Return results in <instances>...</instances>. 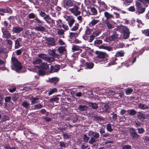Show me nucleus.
Listing matches in <instances>:
<instances>
[{
  "instance_id": "27",
  "label": "nucleus",
  "mask_w": 149,
  "mask_h": 149,
  "mask_svg": "<svg viewBox=\"0 0 149 149\" xmlns=\"http://www.w3.org/2000/svg\"><path fill=\"white\" fill-rule=\"evenodd\" d=\"M97 2L99 4L100 7L102 8H104L106 7V5L104 2L101 1V0H98Z\"/></svg>"
},
{
  "instance_id": "28",
  "label": "nucleus",
  "mask_w": 149,
  "mask_h": 149,
  "mask_svg": "<svg viewBox=\"0 0 149 149\" xmlns=\"http://www.w3.org/2000/svg\"><path fill=\"white\" fill-rule=\"evenodd\" d=\"M108 107V105H104L103 107L100 108V111L101 112H103L107 111Z\"/></svg>"
},
{
  "instance_id": "8",
  "label": "nucleus",
  "mask_w": 149,
  "mask_h": 149,
  "mask_svg": "<svg viewBox=\"0 0 149 149\" xmlns=\"http://www.w3.org/2000/svg\"><path fill=\"white\" fill-rule=\"evenodd\" d=\"M100 93V94H105L107 96H108L114 95L115 92L110 89H107L106 91H105L104 90H103Z\"/></svg>"
},
{
  "instance_id": "1",
  "label": "nucleus",
  "mask_w": 149,
  "mask_h": 149,
  "mask_svg": "<svg viewBox=\"0 0 149 149\" xmlns=\"http://www.w3.org/2000/svg\"><path fill=\"white\" fill-rule=\"evenodd\" d=\"M11 60L13 64V65L11 66L12 69L17 72L22 69V66L21 64L16 58L13 56L11 58Z\"/></svg>"
},
{
  "instance_id": "36",
  "label": "nucleus",
  "mask_w": 149,
  "mask_h": 149,
  "mask_svg": "<svg viewBox=\"0 0 149 149\" xmlns=\"http://www.w3.org/2000/svg\"><path fill=\"white\" fill-rule=\"evenodd\" d=\"M116 60L115 57L112 58L110 60V62L108 63V65H111L115 64V61Z\"/></svg>"
},
{
  "instance_id": "58",
  "label": "nucleus",
  "mask_w": 149,
  "mask_h": 149,
  "mask_svg": "<svg viewBox=\"0 0 149 149\" xmlns=\"http://www.w3.org/2000/svg\"><path fill=\"white\" fill-rule=\"evenodd\" d=\"M96 138L93 137H92L91 138L90 140H89V143L91 144H92L96 141Z\"/></svg>"
},
{
  "instance_id": "32",
  "label": "nucleus",
  "mask_w": 149,
  "mask_h": 149,
  "mask_svg": "<svg viewBox=\"0 0 149 149\" xmlns=\"http://www.w3.org/2000/svg\"><path fill=\"white\" fill-rule=\"evenodd\" d=\"M49 53L50 55L52 56L53 57L55 58H58V56L56 54L54 50H52L49 52Z\"/></svg>"
},
{
  "instance_id": "24",
  "label": "nucleus",
  "mask_w": 149,
  "mask_h": 149,
  "mask_svg": "<svg viewBox=\"0 0 149 149\" xmlns=\"http://www.w3.org/2000/svg\"><path fill=\"white\" fill-rule=\"evenodd\" d=\"M78 34L75 32H70L69 33V37L70 38H72L73 37H77L78 36Z\"/></svg>"
},
{
  "instance_id": "17",
  "label": "nucleus",
  "mask_w": 149,
  "mask_h": 149,
  "mask_svg": "<svg viewBox=\"0 0 149 149\" xmlns=\"http://www.w3.org/2000/svg\"><path fill=\"white\" fill-rule=\"evenodd\" d=\"M21 41V39L20 38H19L16 40L15 41V49H18L20 47V44L19 43V41Z\"/></svg>"
},
{
  "instance_id": "4",
  "label": "nucleus",
  "mask_w": 149,
  "mask_h": 149,
  "mask_svg": "<svg viewBox=\"0 0 149 149\" xmlns=\"http://www.w3.org/2000/svg\"><path fill=\"white\" fill-rule=\"evenodd\" d=\"M97 55V57L101 59L102 61H105L107 60L106 57L107 56L106 54L104 52L96 51L95 52Z\"/></svg>"
},
{
  "instance_id": "34",
  "label": "nucleus",
  "mask_w": 149,
  "mask_h": 149,
  "mask_svg": "<svg viewBox=\"0 0 149 149\" xmlns=\"http://www.w3.org/2000/svg\"><path fill=\"white\" fill-rule=\"evenodd\" d=\"M99 22V20L93 19L90 23L89 25L92 26H93L97 24Z\"/></svg>"
},
{
  "instance_id": "41",
  "label": "nucleus",
  "mask_w": 149,
  "mask_h": 149,
  "mask_svg": "<svg viewBox=\"0 0 149 149\" xmlns=\"http://www.w3.org/2000/svg\"><path fill=\"white\" fill-rule=\"evenodd\" d=\"M124 52L122 51H120L117 52L116 54L117 56H119L120 57L123 56L124 55Z\"/></svg>"
},
{
  "instance_id": "2",
  "label": "nucleus",
  "mask_w": 149,
  "mask_h": 149,
  "mask_svg": "<svg viewBox=\"0 0 149 149\" xmlns=\"http://www.w3.org/2000/svg\"><path fill=\"white\" fill-rule=\"evenodd\" d=\"M117 29L121 32L123 31V38L124 39H127L129 37L130 32L129 29L127 26L120 25L117 27Z\"/></svg>"
},
{
  "instance_id": "21",
  "label": "nucleus",
  "mask_w": 149,
  "mask_h": 149,
  "mask_svg": "<svg viewBox=\"0 0 149 149\" xmlns=\"http://www.w3.org/2000/svg\"><path fill=\"white\" fill-rule=\"evenodd\" d=\"M130 132L132 136L133 137H138V135L135 132L134 129H132L130 130Z\"/></svg>"
},
{
  "instance_id": "61",
  "label": "nucleus",
  "mask_w": 149,
  "mask_h": 149,
  "mask_svg": "<svg viewBox=\"0 0 149 149\" xmlns=\"http://www.w3.org/2000/svg\"><path fill=\"white\" fill-rule=\"evenodd\" d=\"M29 18L30 19H34L36 15L33 13H31L29 14Z\"/></svg>"
},
{
  "instance_id": "16",
  "label": "nucleus",
  "mask_w": 149,
  "mask_h": 149,
  "mask_svg": "<svg viewBox=\"0 0 149 149\" xmlns=\"http://www.w3.org/2000/svg\"><path fill=\"white\" fill-rule=\"evenodd\" d=\"M72 50L73 52L78 51V52L80 53L81 52V50L79 46L74 45L72 48Z\"/></svg>"
},
{
  "instance_id": "9",
  "label": "nucleus",
  "mask_w": 149,
  "mask_h": 149,
  "mask_svg": "<svg viewBox=\"0 0 149 149\" xmlns=\"http://www.w3.org/2000/svg\"><path fill=\"white\" fill-rule=\"evenodd\" d=\"M46 43L47 45L50 46L54 45L55 44L54 39L52 38H47Z\"/></svg>"
},
{
  "instance_id": "33",
  "label": "nucleus",
  "mask_w": 149,
  "mask_h": 149,
  "mask_svg": "<svg viewBox=\"0 0 149 149\" xmlns=\"http://www.w3.org/2000/svg\"><path fill=\"white\" fill-rule=\"evenodd\" d=\"M38 74L41 76H43L46 74L45 72V70L41 69L39 70Z\"/></svg>"
},
{
  "instance_id": "59",
  "label": "nucleus",
  "mask_w": 149,
  "mask_h": 149,
  "mask_svg": "<svg viewBox=\"0 0 149 149\" xmlns=\"http://www.w3.org/2000/svg\"><path fill=\"white\" fill-rule=\"evenodd\" d=\"M35 22L36 23L38 24V25H40V24L42 23V22L38 18L36 17L35 19Z\"/></svg>"
},
{
  "instance_id": "40",
  "label": "nucleus",
  "mask_w": 149,
  "mask_h": 149,
  "mask_svg": "<svg viewBox=\"0 0 149 149\" xmlns=\"http://www.w3.org/2000/svg\"><path fill=\"white\" fill-rule=\"evenodd\" d=\"M22 106L26 108H28L29 106V104L27 101H24L22 103Z\"/></svg>"
},
{
  "instance_id": "20",
  "label": "nucleus",
  "mask_w": 149,
  "mask_h": 149,
  "mask_svg": "<svg viewBox=\"0 0 149 149\" xmlns=\"http://www.w3.org/2000/svg\"><path fill=\"white\" fill-rule=\"evenodd\" d=\"M40 67L41 69L45 70H47L49 68L47 63H42L40 65Z\"/></svg>"
},
{
  "instance_id": "13",
  "label": "nucleus",
  "mask_w": 149,
  "mask_h": 149,
  "mask_svg": "<svg viewBox=\"0 0 149 149\" xmlns=\"http://www.w3.org/2000/svg\"><path fill=\"white\" fill-rule=\"evenodd\" d=\"M99 48L100 49H104L107 50L109 51H111L113 50V48L110 46H104L103 45L99 46Z\"/></svg>"
},
{
  "instance_id": "14",
  "label": "nucleus",
  "mask_w": 149,
  "mask_h": 149,
  "mask_svg": "<svg viewBox=\"0 0 149 149\" xmlns=\"http://www.w3.org/2000/svg\"><path fill=\"white\" fill-rule=\"evenodd\" d=\"M59 66L58 65H56L55 66H52L51 67V72H57L59 69Z\"/></svg>"
},
{
  "instance_id": "42",
  "label": "nucleus",
  "mask_w": 149,
  "mask_h": 149,
  "mask_svg": "<svg viewBox=\"0 0 149 149\" xmlns=\"http://www.w3.org/2000/svg\"><path fill=\"white\" fill-rule=\"evenodd\" d=\"M106 24L108 28L109 29H111L114 28V26L111 24L109 22H107Z\"/></svg>"
},
{
  "instance_id": "30",
  "label": "nucleus",
  "mask_w": 149,
  "mask_h": 149,
  "mask_svg": "<svg viewBox=\"0 0 149 149\" xmlns=\"http://www.w3.org/2000/svg\"><path fill=\"white\" fill-rule=\"evenodd\" d=\"M35 30H37L40 31H44L45 29L44 27L42 26H36L35 28Z\"/></svg>"
},
{
  "instance_id": "62",
  "label": "nucleus",
  "mask_w": 149,
  "mask_h": 149,
  "mask_svg": "<svg viewBox=\"0 0 149 149\" xmlns=\"http://www.w3.org/2000/svg\"><path fill=\"white\" fill-rule=\"evenodd\" d=\"M91 10V12L93 13V14H95L97 13V11L95 8L93 7L92 8Z\"/></svg>"
},
{
  "instance_id": "3",
  "label": "nucleus",
  "mask_w": 149,
  "mask_h": 149,
  "mask_svg": "<svg viewBox=\"0 0 149 149\" xmlns=\"http://www.w3.org/2000/svg\"><path fill=\"white\" fill-rule=\"evenodd\" d=\"M68 11L76 16L80 15L81 13V12L79 10V8L77 6H74L73 7L69 8Z\"/></svg>"
},
{
  "instance_id": "23",
  "label": "nucleus",
  "mask_w": 149,
  "mask_h": 149,
  "mask_svg": "<svg viewBox=\"0 0 149 149\" xmlns=\"http://www.w3.org/2000/svg\"><path fill=\"white\" fill-rule=\"evenodd\" d=\"M59 81V79L57 77L52 78L50 79V81L51 83H53L56 84L57 82Z\"/></svg>"
},
{
  "instance_id": "39",
  "label": "nucleus",
  "mask_w": 149,
  "mask_h": 149,
  "mask_svg": "<svg viewBox=\"0 0 149 149\" xmlns=\"http://www.w3.org/2000/svg\"><path fill=\"white\" fill-rule=\"evenodd\" d=\"M79 24L78 23H76L73 27L71 28V30L72 31H75L78 29Z\"/></svg>"
},
{
  "instance_id": "35",
  "label": "nucleus",
  "mask_w": 149,
  "mask_h": 149,
  "mask_svg": "<svg viewBox=\"0 0 149 149\" xmlns=\"http://www.w3.org/2000/svg\"><path fill=\"white\" fill-rule=\"evenodd\" d=\"M133 91V89L131 88H128L125 89V92L126 95H130Z\"/></svg>"
},
{
  "instance_id": "18",
  "label": "nucleus",
  "mask_w": 149,
  "mask_h": 149,
  "mask_svg": "<svg viewBox=\"0 0 149 149\" xmlns=\"http://www.w3.org/2000/svg\"><path fill=\"white\" fill-rule=\"evenodd\" d=\"M138 107L142 110L148 109L149 108L148 106L141 103L139 104L138 106Z\"/></svg>"
},
{
  "instance_id": "49",
  "label": "nucleus",
  "mask_w": 149,
  "mask_h": 149,
  "mask_svg": "<svg viewBox=\"0 0 149 149\" xmlns=\"http://www.w3.org/2000/svg\"><path fill=\"white\" fill-rule=\"evenodd\" d=\"M41 62V60L39 58L36 59L33 62V64L34 65L40 64Z\"/></svg>"
},
{
  "instance_id": "6",
  "label": "nucleus",
  "mask_w": 149,
  "mask_h": 149,
  "mask_svg": "<svg viewBox=\"0 0 149 149\" xmlns=\"http://www.w3.org/2000/svg\"><path fill=\"white\" fill-rule=\"evenodd\" d=\"M63 4L64 7L66 8L73 5V3L71 0H63Z\"/></svg>"
},
{
  "instance_id": "43",
  "label": "nucleus",
  "mask_w": 149,
  "mask_h": 149,
  "mask_svg": "<svg viewBox=\"0 0 149 149\" xmlns=\"http://www.w3.org/2000/svg\"><path fill=\"white\" fill-rule=\"evenodd\" d=\"M118 35L116 34H114L111 35L109 38V39L110 40H113L117 38L118 37Z\"/></svg>"
},
{
  "instance_id": "46",
  "label": "nucleus",
  "mask_w": 149,
  "mask_h": 149,
  "mask_svg": "<svg viewBox=\"0 0 149 149\" xmlns=\"http://www.w3.org/2000/svg\"><path fill=\"white\" fill-rule=\"evenodd\" d=\"M102 40H96L94 41V43L95 45L97 46V45H100L102 44Z\"/></svg>"
},
{
  "instance_id": "12",
  "label": "nucleus",
  "mask_w": 149,
  "mask_h": 149,
  "mask_svg": "<svg viewBox=\"0 0 149 149\" xmlns=\"http://www.w3.org/2000/svg\"><path fill=\"white\" fill-rule=\"evenodd\" d=\"M23 30V28L18 26L13 27V31L15 33H18L22 31Z\"/></svg>"
},
{
  "instance_id": "10",
  "label": "nucleus",
  "mask_w": 149,
  "mask_h": 149,
  "mask_svg": "<svg viewBox=\"0 0 149 149\" xmlns=\"http://www.w3.org/2000/svg\"><path fill=\"white\" fill-rule=\"evenodd\" d=\"M87 134L89 136H93V137L96 139L98 138L99 136L98 133L96 132H93L92 131H89Z\"/></svg>"
},
{
  "instance_id": "22",
  "label": "nucleus",
  "mask_w": 149,
  "mask_h": 149,
  "mask_svg": "<svg viewBox=\"0 0 149 149\" xmlns=\"http://www.w3.org/2000/svg\"><path fill=\"white\" fill-rule=\"evenodd\" d=\"M88 107L84 105H80L78 108V109L81 111H86Z\"/></svg>"
},
{
  "instance_id": "5",
  "label": "nucleus",
  "mask_w": 149,
  "mask_h": 149,
  "mask_svg": "<svg viewBox=\"0 0 149 149\" xmlns=\"http://www.w3.org/2000/svg\"><path fill=\"white\" fill-rule=\"evenodd\" d=\"M65 20L68 22V25L70 27H71L75 22L73 17L72 16L65 15L64 16Z\"/></svg>"
},
{
  "instance_id": "57",
  "label": "nucleus",
  "mask_w": 149,
  "mask_h": 149,
  "mask_svg": "<svg viewBox=\"0 0 149 149\" xmlns=\"http://www.w3.org/2000/svg\"><path fill=\"white\" fill-rule=\"evenodd\" d=\"M54 60V59L53 57H47V59L46 61L49 62H51L53 61Z\"/></svg>"
},
{
  "instance_id": "45",
  "label": "nucleus",
  "mask_w": 149,
  "mask_h": 149,
  "mask_svg": "<svg viewBox=\"0 0 149 149\" xmlns=\"http://www.w3.org/2000/svg\"><path fill=\"white\" fill-rule=\"evenodd\" d=\"M128 112L131 115H134L136 113V111L134 109L128 110Z\"/></svg>"
},
{
  "instance_id": "55",
  "label": "nucleus",
  "mask_w": 149,
  "mask_h": 149,
  "mask_svg": "<svg viewBox=\"0 0 149 149\" xmlns=\"http://www.w3.org/2000/svg\"><path fill=\"white\" fill-rule=\"evenodd\" d=\"M64 31L62 29H58L57 33L59 35H62L64 33Z\"/></svg>"
},
{
  "instance_id": "29",
  "label": "nucleus",
  "mask_w": 149,
  "mask_h": 149,
  "mask_svg": "<svg viewBox=\"0 0 149 149\" xmlns=\"http://www.w3.org/2000/svg\"><path fill=\"white\" fill-rule=\"evenodd\" d=\"M104 15L107 19H109L113 17V16L110 14L108 12H105L104 13Z\"/></svg>"
},
{
  "instance_id": "7",
  "label": "nucleus",
  "mask_w": 149,
  "mask_h": 149,
  "mask_svg": "<svg viewBox=\"0 0 149 149\" xmlns=\"http://www.w3.org/2000/svg\"><path fill=\"white\" fill-rule=\"evenodd\" d=\"M1 31L3 33V37L5 38H9L10 37L11 34L9 31L6 30L4 28H2Z\"/></svg>"
},
{
  "instance_id": "19",
  "label": "nucleus",
  "mask_w": 149,
  "mask_h": 149,
  "mask_svg": "<svg viewBox=\"0 0 149 149\" xmlns=\"http://www.w3.org/2000/svg\"><path fill=\"white\" fill-rule=\"evenodd\" d=\"M39 98L37 97H32L30 99V100L32 104H34L37 103L38 101Z\"/></svg>"
},
{
  "instance_id": "38",
  "label": "nucleus",
  "mask_w": 149,
  "mask_h": 149,
  "mask_svg": "<svg viewBox=\"0 0 149 149\" xmlns=\"http://www.w3.org/2000/svg\"><path fill=\"white\" fill-rule=\"evenodd\" d=\"M65 47H60L58 49V51L60 54H62L65 51Z\"/></svg>"
},
{
  "instance_id": "37",
  "label": "nucleus",
  "mask_w": 149,
  "mask_h": 149,
  "mask_svg": "<svg viewBox=\"0 0 149 149\" xmlns=\"http://www.w3.org/2000/svg\"><path fill=\"white\" fill-rule=\"evenodd\" d=\"M136 10L142 8V6L141 3L139 1H136Z\"/></svg>"
},
{
  "instance_id": "48",
  "label": "nucleus",
  "mask_w": 149,
  "mask_h": 149,
  "mask_svg": "<svg viewBox=\"0 0 149 149\" xmlns=\"http://www.w3.org/2000/svg\"><path fill=\"white\" fill-rule=\"evenodd\" d=\"M101 32V30H99L98 31H96L93 32V35L95 37H96Z\"/></svg>"
},
{
  "instance_id": "54",
  "label": "nucleus",
  "mask_w": 149,
  "mask_h": 149,
  "mask_svg": "<svg viewBox=\"0 0 149 149\" xmlns=\"http://www.w3.org/2000/svg\"><path fill=\"white\" fill-rule=\"evenodd\" d=\"M83 139L84 141L86 142H87L89 139V138L88 137L86 134H84L83 137Z\"/></svg>"
},
{
  "instance_id": "63",
  "label": "nucleus",
  "mask_w": 149,
  "mask_h": 149,
  "mask_svg": "<svg viewBox=\"0 0 149 149\" xmlns=\"http://www.w3.org/2000/svg\"><path fill=\"white\" fill-rule=\"evenodd\" d=\"M9 118L6 116H3L1 120V122H3L4 121H5L6 120H8Z\"/></svg>"
},
{
  "instance_id": "64",
  "label": "nucleus",
  "mask_w": 149,
  "mask_h": 149,
  "mask_svg": "<svg viewBox=\"0 0 149 149\" xmlns=\"http://www.w3.org/2000/svg\"><path fill=\"white\" fill-rule=\"evenodd\" d=\"M131 146L129 145L124 146L123 148V149H131Z\"/></svg>"
},
{
  "instance_id": "47",
  "label": "nucleus",
  "mask_w": 149,
  "mask_h": 149,
  "mask_svg": "<svg viewBox=\"0 0 149 149\" xmlns=\"http://www.w3.org/2000/svg\"><path fill=\"white\" fill-rule=\"evenodd\" d=\"M145 9L143 8H140L136 10L137 11L139 14L142 13H143L145 11Z\"/></svg>"
},
{
  "instance_id": "53",
  "label": "nucleus",
  "mask_w": 149,
  "mask_h": 149,
  "mask_svg": "<svg viewBox=\"0 0 149 149\" xmlns=\"http://www.w3.org/2000/svg\"><path fill=\"white\" fill-rule=\"evenodd\" d=\"M51 18L49 17V15H46L44 17L43 19L45 20L47 23H48V20H50Z\"/></svg>"
},
{
  "instance_id": "60",
  "label": "nucleus",
  "mask_w": 149,
  "mask_h": 149,
  "mask_svg": "<svg viewBox=\"0 0 149 149\" xmlns=\"http://www.w3.org/2000/svg\"><path fill=\"white\" fill-rule=\"evenodd\" d=\"M59 100V98L57 97H55L51 98L50 100V102H53L55 101H58Z\"/></svg>"
},
{
  "instance_id": "56",
  "label": "nucleus",
  "mask_w": 149,
  "mask_h": 149,
  "mask_svg": "<svg viewBox=\"0 0 149 149\" xmlns=\"http://www.w3.org/2000/svg\"><path fill=\"white\" fill-rule=\"evenodd\" d=\"M59 145L61 147L65 148L66 147V143L63 142H59Z\"/></svg>"
},
{
  "instance_id": "25",
  "label": "nucleus",
  "mask_w": 149,
  "mask_h": 149,
  "mask_svg": "<svg viewBox=\"0 0 149 149\" xmlns=\"http://www.w3.org/2000/svg\"><path fill=\"white\" fill-rule=\"evenodd\" d=\"M138 118L141 120L143 121L145 119V114L141 113H139L138 115Z\"/></svg>"
},
{
  "instance_id": "15",
  "label": "nucleus",
  "mask_w": 149,
  "mask_h": 149,
  "mask_svg": "<svg viewBox=\"0 0 149 149\" xmlns=\"http://www.w3.org/2000/svg\"><path fill=\"white\" fill-rule=\"evenodd\" d=\"M94 65V63L92 62H88L85 63V67L87 69H92L93 68Z\"/></svg>"
},
{
  "instance_id": "26",
  "label": "nucleus",
  "mask_w": 149,
  "mask_h": 149,
  "mask_svg": "<svg viewBox=\"0 0 149 149\" xmlns=\"http://www.w3.org/2000/svg\"><path fill=\"white\" fill-rule=\"evenodd\" d=\"M38 57L40 58L45 61H46L47 57L46 55L44 54H38Z\"/></svg>"
},
{
  "instance_id": "31",
  "label": "nucleus",
  "mask_w": 149,
  "mask_h": 149,
  "mask_svg": "<svg viewBox=\"0 0 149 149\" xmlns=\"http://www.w3.org/2000/svg\"><path fill=\"white\" fill-rule=\"evenodd\" d=\"M106 128L107 130L110 132H111L113 130L111 128V125L110 124H108L107 125Z\"/></svg>"
},
{
  "instance_id": "44",
  "label": "nucleus",
  "mask_w": 149,
  "mask_h": 149,
  "mask_svg": "<svg viewBox=\"0 0 149 149\" xmlns=\"http://www.w3.org/2000/svg\"><path fill=\"white\" fill-rule=\"evenodd\" d=\"M89 104L90 106L93 109H96L97 107V106L96 103H89Z\"/></svg>"
},
{
  "instance_id": "51",
  "label": "nucleus",
  "mask_w": 149,
  "mask_h": 149,
  "mask_svg": "<svg viewBox=\"0 0 149 149\" xmlns=\"http://www.w3.org/2000/svg\"><path fill=\"white\" fill-rule=\"evenodd\" d=\"M57 89L56 88H53L51 89L50 91L48 93V95H50L53 94L54 93L56 92L57 91Z\"/></svg>"
},
{
  "instance_id": "11",
  "label": "nucleus",
  "mask_w": 149,
  "mask_h": 149,
  "mask_svg": "<svg viewBox=\"0 0 149 149\" xmlns=\"http://www.w3.org/2000/svg\"><path fill=\"white\" fill-rule=\"evenodd\" d=\"M3 13H12V10L10 8L0 9V15H3Z\"/></svg>"
},
{
  "instance_id": "50",
  "label": "nucleus",
  "mask_w": 149,
  "mask_h": 149,
  "mask_svg": "<svg viewBox=\"0 0 149 149\" xmlns=\"http://www.w3.org/2000/svg\"><path fill=\"white\" fill-rule=\"evenodd\" d=\"M86 28L85 31V34L88 35H90L91 32V30L88 28V27H86Z\"/></svg>"
},
{
  "instance_id": "52",
  "label": "nucleus",
  "mask_w": 149,
  "mask_h": 149,
  "mask_svg": "<svg viewBox=\"0 0 149 149\" xmlns=\"http://www.w3.org/2000/svg\"><path fill=\"white\" fill-rule=\"evenodd\" d=\"M142 32L146 36H149V29H147L142 30Z\"/></svg>"
}]
</instances>
